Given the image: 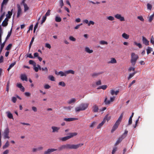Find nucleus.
<instances>
[{
    "label": "nucleus",
    "instance_id": "nucleus-43",
    "mask_svg": "<svg viewBox=\"0 0 154 154\" xmlns=\"http://www.w3.org/2000/svg\"><path fill=\"white\" fill-rule=\"evenodd\" d=\"M9 145V142L8 141H7L5 145L3 146V149L6 148L8 147Z\"/></svg>",
    "mask_w": 154,
    "mask_h": 154
},
{
    "label": "nucleus",
    "instance_id": "nucleus-49",
    "mask_svg": "<svg viewBox=\"0 0 154 154\" xmlns=\"http://www.w3.org/2000/svg\"><path fill=\"white\" fill-rule=\"evenodd\" d=\"M10 84V82L9 81H8L7 82V84L6 86V91L8 92L9 90V86Z\"/></svg>",
    "mask_w": 154,
    "mask_h": 154
},
{
    "label": "nucleus",
    "instance_id": "nucleus-45",
    "mask_svg": "<svg viewBox=\"0 0 154 154\" xmlns=\"http://www.w3.org/2000/svg\"><path fill=\"white\" fill-rule=\"evenodd\" d=\"M100 44L102 45H107L108 42L102 40L100 42Z\"/></svg>",
    "mask_w": 154,
    "mask_h": 154
},
{
    "label": "nucleus",
    "instance_id": "nucleus-2",
    "mask_svg": "<svg viewBox=\"0 0 154 154\" xmlns=\"http://www.w3.org/2000/svg\"><path fill=\"white\" fill-rule=\"evenodd\" d=\"M131 63L132 66H134L137 62V60L139 58L138 56L134 53H132L131 54Z\"/></svg>",
    "mask_w": 154,
    "mask_h": 154
},
{
    "label": "nucleus",
    "instance_id": "nucleus-30",
    "mask_svg": "<svg viewBox=\"0 0 154 154\" xmlns=\"http://www.w3.org/2000/svg\"><path fill=\"white\" fill-rule=\"evenodd\" d=\"M107 86L106 85H104L102 86H100L97 88V89H101L103 90H105L107 88Z\"/></svg>",
    "mask_w": 154,
    "mask_h": 154
},
{
    "label": "nucleus",
    "instance_id": "nucleus-1",
    "mask_svg": "<svg viewBox=\"0 0 154 154\" xmlns=\"http://www.w3.org/2000/svg\"><path fill=\"white\" fill-rule=\"evenodd\" d=\"M89 105L88 103H82L79 106L75 108V111L77 112L85 110L88 107Z\"/></svg>",
    "mask_w": 154,
    "mask_h": 154
},
{
    "label": "nucleus",
    "instance_id": "nucleus-64",
    "mask_svg": "<svg viewBox=\"0 0 154 154\" xmlns=\"http://www.w3.org/2000/svg\"><path fill=\"white\" fill-rule=\"evenodd\" d=\"M117 149V148L116 147H115L114 148L112 151V154H114L115 152L116 151Z\"/></svg>",
    "mask_w": 154,
    "mask_h": 154
},
{
    "label": "nucleus",
    "instance_id": "nucleus-33",
    "mask_svg": "<svg viewBox=\"0 0 154 154\" xmlns=\"http://www.w3.org/2000/svg\"><path fill=\"white\" fill-rule=\"evenodd\" d=\"M59 75H60L61 76H66V75L65 73V71L64 72H63L62 71H60L58 72Z\"/></svg>",
    "mask_w": 154,
    "mask_h": 154
},
{
    "label": "nucleus",
    "instance_id": "nucleus-60",
    "mask_svg": "<svg viewBox=\"0 0 154 154\" xmlns=\"http://www.w3.org/2000/svg\"><path fill=\"white\" fill-rule=\"evenodd\" d=\"M46 17H47L45 16L43 17L42 18V22H41L42 24L45 21L46 19Z\"/></svg>",
    "mask_w": 154,
    "mask_h": 154
},
{
    "label": "nucleus",
    "instance_id": "nucleus-39",
    "mask_svg": "<svg viewBox=\"0 0 154 154\" xmlns=\"http://www.w3.org/2000/svg\"><path fill=\"white\" fill-rule=\"evenodd\" d=\"M152 48L150 47H148L147 49V54L150 53L151 51H152Z\"/></svg>",
    "mask_w": 154,
    "mask_h": 154
},
{
    "label": "nucleus",
    "instance_id": "nucleus-57",
    "mask_svg": "<svg viewBox=\"0 0 154 154\" xmlns=\"http://www.w3.org/2000/svg\"><path fill=\"white\" fill-rule=\"evenodd\" d=\"M69 39L73 41H75L76 39L72 36H70L69 37Z\"/></svg>",
    "mask_w": 154,
    "mask_h": 154
},
{
    "label": "nucleus",
    "instance_id": "nucleus-26",
    "mask_svg": "<svg viewBox=\"0 0 154 154\" xmlns=\"http://www.w3.org/2000/svg\"><path fill=\"white\" fill-rule=\"evenodd\" d=\"M134 113L132 112V114L131 116H130V117L129 118V121H128V125H130L132 124V118L133 117L134 115Z\"/></svg>",
    "mask_w": 154,
    "mask_h": 154
},
{
    "label": "nucleus",
    "instance_id": "nucleus-22",
    "mask_svg": "<svg viewBox=\"0 0 154 154\" xmlns=\"http://www.w3.org/2000/svg\"><path fill=\"white\" fill-rule=\"evenodd\" d=\"M119 91H115L113 90H112L110 91V94L112 95H117Z\"/></svg>",
    "mask_w": 154,
    "mask_h": 154
},
{
    "label": "nucleus",
    "instance_id": "nucleus-35",
    "mask_svg": "<svg viewBox=\"0 0 154 154\" xmlns=\"http://www.w3.org/2000/svg\"><path fill=\"white\" fill-rule=\"evenodd\" d=\"M55 21L57 22H60L61 21V19L58 16H56L55 18Z\"/></svg>",
    "mask_w": 154,
    "mask_h": 154
},
{
    "label": "nucleus",
    "instance_id": "nucleus-38",
    "mask_svg": "<svg viewBox=\"0 0 154 154\" xmlns=\"http://www.w3.org/2000/svg\"><path fill=\"white\" fill-rule=\"evenodd\" d=\"M48 79L51 81H55L54 77L52 75H50L48 76Z\"/></svg>",
    "mask_w": 154,
    "mask_h": 154
},
{
    "label": "nucleus",
    "instance_id": "nucleus-58",
    "mask_svg": "<svg viewBox=\"0 0 154 154\" xmlns=\"http://www.w3.org/2000/svg\"><path fill=\"white\" fill-rule=\"evenodd\" d=\"M44 87L45 89H48L51 88V86L48 84H46L44 85Z\"/></svg>",
    "mask_w": 154,
    "mask_h": 154
},
{
    "label": "nucleus",
    "instance_id": "nucleus-29",
    "mask_svg": "<svg viewBox=\"0 0 154 154\" xmlns=\"http://www.w3.org/2000/svg\"><path fill=\"white\" fill-rule=\"evenodd\" d=\"M122 37L125 39H128L129 38V35L126 33H124L122 35Z\"/></svg>",
    "mask_w": 154,
    "mask_h": 154
},
{
    "label": "nucleus",
    "instance_id": "nucleus-55",
    "mask_svg": "<svg viewBox=\"0 0 154 154\" xmlns=\"http://www.w3.org/2000/svg\"><path fill=\"white\" fill-rule=\"evenodd\" d=\"M94 22L90 20L88 22V26H90L91 25H94Z\"/></svg>",
    "mask_w": 154,
    "mask_h": 154
},
{
    "label": "nucleus",
    "instance_id": "nucleus-52",
    "mask_svg": "<svg viewBox=\"0 0 154 154\" xmlns=\"http://www.w3.org/2000/svg\"><path fill=\"white\" fill-rule=\"evenodd\" d=\"M150 41V42L154 46V38H153V36H152Z\"/></svg>",
    "mask_w": 154,
    "mask_h": 154
},
{
    "label": "nucleus",
    "instance_id": "nucleus-11",
    "mask_svg": "<svg viewBox=\"0 0 154 154\" xmlns=\"http://www.w3.org/2000/svg\"><path fill=\"white\" fill-rule=\"evenodd\" d=\"M51 128L52 129V132L53 133H55V132H58L59 130L60 129V128L59 127L53 126L51 127Z\"/></svg>",
    "mask_w": 154,
    "mask_h": 154
},
{
    "label": "nucleus",
    "instance_id": "nucleus-12",
    "mask_svg": "<svg viewBox=\"0 0 154 154\" xmlns=\"http://www.w3.org/2000/svg\"><path fill=\"white\" fill-rule=\"evenodd\" d=\"M119 125V124L118 123H116V122L115 123L111 131V133H113L115 131V130L118 128Z\"/></svg>",
    "mask_w": 154,
    "mask_h": 154
},
{
    "label": "nucleus",
    "instance_id": "nucleus-59",
    "mask_svg": "<svg viewBox=\"0 0 154 154\" xmlns=\"http://www.w3.org/2000/svg\"><path fill=\"white\" fill-rule=\"evenodd\" d=\"M42 71H45L47 73L48 72V69L47 67H45L44 68H42L41 69Z\"/></svg>",
    "mask_w": 154,
    "mask_h": 154
},
{
    "label": "nucleus",
    "instance_id": "nucleus-54",
    "mask_svg": "<svg viewBox=\"0 0 154 154\" xmlns=\"http://www.w3.org/2000/svg\"><path fill=\"white\" fill-rule=\"evenodd\" d=\"M96 124V122L94 121L92 123L91 125H90V128H93V127L94 125Z\"/></svg>",
    "mask_w": 154,
    "mask_h": 154
},
{
    "label": "nucleus",
    "instance_id": "nucleus-41",
    "mask_svg": "<svg viewBox=\"0 0 154 154\" xmlns=\"http://www.w3.org/2000/svg\"><path fill=\"white\" fill-rule=\"evenodd\" d=\"M59 85L64 87L66 86V84L65 82H63L62 81L59 82Z\"/></svg>",
    "mask_w": 154,
    "mask_h": 154
},
{
    "label": "nucleus",
    "instance_id": "nucleus-24",
    "mask_svg": "<svg viewBox=\"0 0 154 154\" xmlns=\"http://www.w3.org/2000/svg\"><path fill=\"white\" fill-rule=\"evenodd\" d=\"M76 101V99L75 98H72L68 100V103L69 104H71L72 103H75Z\"/></svg>",
    "mask_w": 154,
    "mask_h": 154
},
{
    "label": "nucleus",
    "instance_id": "nucleus-40",
    "mask_svg": "<svg viewBox=\"0 0 154 154\" xmlns=\"http://www.w3.org/2000/svg\"><path fill=\"white\" fill-rule=\"evenodd\" d=\"M65 149H66V144L65 145H63L58 148V149L59 150H61Z\"/></svg>",
    "mask_w": 154,
    "mask_h": 154
},
{
    "label": "nucleus",
    "instance_id": "nucleus-46",
    "mask_svg": "<svg viewBox=\"0 0 154 154\" xmlns=\"http://www.w3.org/2000/svg\"><path fill=\"white\" fill-rule=\"evenodd\" d=\"M24 8V11H26L29 9V7L26 4H23Z\"/></svg>",
    "mask_w": 154,
    "mask_h": 154
},
{
    "label": "nucleus",
    "instance_id": "nucleus-47",
    "mask_svg": "<svg viewBox=\"0 0 154 154\" xmlns=\"http://www.w3.org/2000/svg\"><path fill=\"white\" fill-rule=\"evenodd\" d=\"M147 7L148 9L151 10L152 8V6L149 3H148L147 5Z\"/></svg>",
    "mask_w": 154,
    "mask_h": 154
},
{
    "label": "nucleus",
    "instance_id": "nucleus-62",
    "mask_svg": "<svg viewBox=\"0 0 154 154\" xmlns=\"http://www.w3.org/2000/svg\"><path fill=\"white\" fill-rule=\"evenodd\" d=\"M16 61L12 63L9 66L11 68L13 67L16 64Z\"/></svg>",
    "mask_w": 154,
    "mask_h": 154
},
{
    "label": "nucleus",
    "instance_id": "nucleus-8",
    "mask_svg": "<svg viewBox=\"0 0 154 154\" xmlns=\"http://www.w3.org/2000/svg\"><path fill=\"white\" fill-rule=\"evenodd\" d=\"M57 149H48L47 151L44 152V154H50L51 152L57 151Z\"/></svg>",
    "mask_w": 154,
    "mask_h": 154
},
{
    "label": "nucleus",
    "instance_id": "nucleus-34",
    "mask_svg": "<svg viewBox=\"0 0 154 154\" xmlns=\"http://www.w3.org/2000/svg\"><path fill=\"white\" fill-rule=\"evenodd\" d=\"M66 149H73V144L71 145L69 144H66Z\"/></svg>",
    "mask_w": 154,
    "mask_h": 154
},
{
    "label": "nucleus",
    "instance_id": "nucleus-44",
    "mask_svg": "<svg viewBox=\"0 0 154 154\" xmlns=\"http://www.w3.org/2000/svg\"><path fill=\"white\" fill-rule=\"evenodd\" d=\"M104 102L106 105L109 104L111 102L110 100H107V98H106L104 100Z\"/></svg>",
    "mask_w": 154,
    "mask_h": 154
},
{
    "label": "nucleus",
    "instance_id": "nucleus-28",
    "mask_svg": "<svg viewBox=\"0 0 154 154\" xmlns=\"http://www.w3.org/2000/svg\"><path fill=\"white\" fill-rule=\"evenodd\" d=\"M102 73V72H98V73H94L91 74V76L93 77H97L99 75L101 74Z\"/></svg>",
    "mask_w": 154,
    "mask_h": 154
},
{
    "label": "nucleus",
    "instance_id": "nucleus-23",
    "mask_svg": "<svg viewBox=\"0 0 154 154\" xmlns=\"http://www.w3.org/2000/svg\"><path fill=\"white\" fill-rule=\"evenodd\" d=\"M12 11L13 9H12L11 11H8V14L6 15V18L8 19H9L11 17V16L12 14Z\"/></svg>",
    "mask_w": 154,
    "mask_h": 154
},
{
    "label": "nucleus",
    "instance_id": "nucleus-36",
    "mask_svg": "<svg viewBox=\"0 0 154 154\" xmlns=\"http://www.w3.org/2000/svg\"><path fill=\"white\" fill-rule=\"evenodd\" d=\"M12 45L11 44H9L8 46L6 47L5 50L7 51L10 50L11 48L12 47Z\"/></svg>",
    "mask_w": 154,
    "mask_h": 154
},
{
    "label": "nucleus",
    "instance_id": "nucleus-18",
    "mask_svg": "<svg viewBox=\"0 0 154 154\" xmlns=\"http://www.w3.org/2000/svg\"><path fill=\"white\" fill-rule=\"evenodd\" d=\"M117 63L116 59L114 58H112L110 59V60L108 62V63Z\"/></svg>",
    "mask_w": 154,
    "mask_h": 154
},
{
    "label": "nucleus",
    "instance_id": "nucleus-13",
    "mask_svg": "<svg viewBox=\"0 0 154 154\" xmlns=\"http://www.w3.org/2000/svg\"><path fill=\"white\" fill-rule=\"evenodd\" d=\"M83 144V143H79L76 145L73 144V149H78L79 147H81Z\"/></svg>",
    "mask_w": 154,
    "mask_h": 154
},
{
    "label": "nucleus",
    "instance_id": "nucleus-5",
    "mask_svg": "<svg viewBox=\"0 0 154 154\" xmlns=\"http://www.w3.org/2000/svg\"><path fill=\"white\" fill-rule=\"evenodd\" d=\"M10 132L9 128L7 127L4 130V132L3 134L4 139H9L10 138L9 136V133Z\"/></svg>",
    "mask_w": 154,
    "mask_h": 154
},
{
    "label": "nucleus",
    "instance_id": "nucleus-14",
    "mask_svg": "<svg viewBox=\"0 0 154 154\" xmlns=\"http://www.w3.org/2000/svg\"><path fill=\"white\" fill-rule=\"evenodd\" d=\"M78 120L77 118H68L64 119V120L66 122H70Z\"/></svg>",
    "mask_w": 154,
    "mask_h": 154
},
{
    "label": "nucleus",
    "instance_id": "nucleus-63",
    "mask_svg": "<svg viewBox=\"0 0 154 154\" xmlns=\"http://www.w3.org/2000/svg\"><path fill=\"white\" fill-rule=\"evenodd\" d=\"M60 4L61 7L62 8L63 6L64 5L63 0H60Z\"/></svg>",
    "mask_w": 154,
    "mask_h": 154
},
{
    "label": "nucleus",
    "instance_id": "nucleus-42",
    "mask_svg": "<svg viewBox=\"0 0 154 154\" xmlns=\"http://www.w3.org/2000/svg\"><path fill=\"white\" fill-rule=\"evenodd\" d=\"M29 64H30L32 65L33 66H36V63L34 61L32 60H30L29 61Z\"/></svg>",
    "mask_w": 154,
    "mask_h": 154
},
{
    "label": "nucleus",
    "instance_id": "nucleus-48",
    "mask_svg": "<svg viewBox=\"0 0 154 154\" xmlns=\"http://www.w3.org/2000/svg\"><path fill=\"white\" fill-rule=\"evenodd\" d=\"M134 44L136 45L137 46H138L139 47V48H142V45L140 43H137V42H134Z\"/></svg>",
    "mask_w": 154,
    "mask_h": 154
},
{
    "label": "nucleus",
    "instance_id": "nucleus-16",
    "mask_svg": "<svg viewBox=\"0 0 154 154\" xmlns=\"http://www.w3.org/2000/svg\"><path fill=\"white\" fill-rule=\"evenodd\" d=\"M8 19L7 18H5L2 23V26L4 27H5L7 26L8 24Z\"/></svg>",
    "mask_w": 154,
    "mask_h": 154
},
{
    "label": "nucleus",
    "instance_id": "nucleus-37",
    "mask_svg": "<svg viewBox=\"0 0 154 154\" xmlns=\"http://www.w3.org/2000/svg\"><path fill=\"white\" fill-rule=\"evenodd\" d=\"M154 17V16L153 14L149 17L148 20L149 22L151 23Z\"/></svg>",
    "mask_w": 154,
    "mask_h": 154
},
{
    "label": "nucleus",
    "instance_id": "nucleus-3",
    "mask_svg": "<svg viewBox=\"0 0 154 154\" xmlns=\"http://www.w3.org/2000/svg\"><path fill=\"white\" fill-rule=\"evenodd\" d=\"M128 133V131L127 130H125L124 134L118 138L115 143V145L116 146L120 143L122 140L126 137Z\"/></svg>",
    "mask_w": 154,
    "mask_h": 154
},
{
    "label": "nucleus",
    "instance_id": "nucleus-21",
    "mask_svg": "<svg viewBox=\"0 0 154 154\" xmlns=\"http://www.w3.org/2000/svg\"><path fill=\"white\" fill-rule=\"evenodd\" d=\"M37 67H36V66H33L34 67V69L35 70V71L36 72H38V70L39 69L40 70H41V68L39 65H37Z\"/></svg>",
    "mask_w": 154,
    "mask_h": 154
},
{
    "label": "nucleus",
    "instance_id": "nucleus-9",
    "mask_svg": "<svg viewBox=\"0 0 154 154\" xmlns=\"http://www.w3.org/2000/svg\"><path fill=\"white\" fill-rule=\"evenodd\" d=\"M124 113V112H123L121 113V115H120L119 117L118 118V120L116 122V123H118L119 124H120L122 119Z\"/></svg>",
    "mask_w": 154,
    "mask_h": 154
},
{
    "label": "nucleus",
    "instance_id": "nucleus-32",
    "mask_svg": "<svg viewBox=\"0 0 154 154\" xmlns=\"http://www.w3.org/2000/svg\"><path fill=\"white\" fill-rule=\"evenodd\" d=\"M105 122L104 121H103L102 122L100 123L97 127V129H98L101 128V127L103 125Z\"/></svg>",
    "mask_w": 154,
    "mask_h": 154
},
{
    "label": "nucleus",
    "instance_id": "nucleus-25",
    "mask_svg": "<svg viewBox=\"0 0 154 154\" xmlns=\"http://www.w3.org/2000/svg\"><path fill=\"white\" fill-rule=\"evenodd\" d=\"M65 73L66 75L69 74H75V72L72 70H69L67 71H65Z\"/></svg>",
    "mask_w": 154,
    "mask_h": 154
},
{
    "label": "nucleus",
    "instance_id": "nucleus-56",
    "mask_svg": "<svg viewBox=\"0 0 154 154\" xmlns=\"http://www.w3.org/2000/svg\"><path fill=\"white\" fill-rule=\"evenodd\" d=\"M137 18L142 21H144V19L141 16L137 17Z\"/></svg>",
    "mask_w": 154,
    "mask_h": 154
},
{
    "label": "nucleus",
    "instance_id": "nucleus-27",
    "mask_svg": "<svg viewBox=\"0 0 154 154\" xmlns=\"http://www.w3.org/2000/svg\"><path fill=\"white\" fill-rule=\"evenodd\" d=\"M85 51L88 53H91L93 52V50H90L88 47H86L85 48Z\"/></svg>",
    "mask_w": 154,
    "mask_h": 154
},
{
    "label": "nucleus",
    "instance_id": "nucleus-51",
    "mask_svg": "<svg viewBox=\"0 0 154 154\" xmlns=\"http://www.w3.org/2000/svg\"><path fill=\"white\" fill-rule=\"evenodd\" d=\"M34 37H32V38L31 40V42L30 43L29 45V48L30 49L31 46L32 44V43L34 41Z\"/></svg>",
    "mask_w": 154,
    "mask_h": 154
},
{
    "label": "nucleus",
    "instance_id": "nucleus-50",
    "mask_svg": "<svg viewBox=\"0 0 154 154\" xmlns=\"http://www.w3.org/2000/svg\"><path fill=\"white\" fill-rule=\"evenodd\" d=\"M107 18L109 20L113 21L114 20V17L112 16H109L107 17Z\"/></svg>",
    "mask_w": 154,
    "mask_h": 154
},
{
    "label": "nucleus",
    "instance_id": "nucleus-20",
    "mask_svg": "<svg viewBox=\"0 0 154 154\" xmlns=\"http://www.w3.org/2000/svg\"><path fill=\"white\" fill-rule=\"evenodd\" d=\"M17 17H18L20 16V14L21 12V10L20 6L19 5H17Z\"/></svg>",
    "mask_w": 154,
    "mask_h": 154
},
{
    "label": "nucleus",
    "instance_id": "nucleus-4",
    "mask_svg": "<svg viewBox=\"0 0 154 154\" xmlns=\"http://www.w3.org/2000/svg\"><path fill=\"white\" fill-rule=\"evenodd\" d=\"M77 134L78 133L77 132L70 133L69 134V135L62 137L60 139V140L63 141H64L74 136H76Z\"/></svg>",
    "mask_w": 154,
    "mask_h": 154
},
{
    "label": "nucleus",
    "instance_id": "nucleus-61",
    "mask_svg": "<svg viewBox=\"0 0 154 154\" xmlns=\"http://www.w3.org/2000/svg\"><path fill=\"white\" fill-rule=\"evenodd\" d=\"M50 10H48L47 12L45 14V16H46V17L50 15Z\"/></svg>",
    "mask_w": 154,
    "mask_h": 154
},
{
    "label": "nucleus",
    "instance_id": "nucleus-6",
    "mask_svg": "<svg viewBox=\"0 0 154 154\" xmlns=\"http://www.w3.org/2000/svg\"><path fill=\"white\" fill-rule=\"evenodd\" d=\"M92 111L94 112H98L99 108L98 106L96 104H94L92 108Z\"/></svg>",
    "mask_w": 154,
    "mask_h": 154
},
{
    "label": "nucleus",
    "instance_id": "nucleus-31",
    "mask_svg": "<svg viewBox=\"0 0 154 154\" xmlns=\"http://www.w3.org/2000/svg\"><path fill=\"white\" fill-rule=\"evenodd\" d=\"M6 113L7 114V116L10 119H13V115L11 113L9 112H7Z\"/></svg>",
    "mask_w": 154,
    "mask_h": 154
},
{
    "label": "nucleus",
    "instance_id": "nucleus-10",
    "mask_svg": "<svg viewBox=\"0 0 154 154\" xmlns=\"http://www.w3.org/2000/svg\"><path fill=\"white\" fill-rule=\"evenodd\" d=\"M142 41L143 43L146 45H149V41L144 36L142 37Z\"/></svg>",
    "mask_w": 154,
    "mask_h": 154
},
{
    "label": "nucleus",
    "instance_id": "nucleus-15",
    "mask_svg": "<svg viewBox=\"0 0 154 154\" xmlns=\"http://www.w3.org/2000/svg\"><path fill=\"white\" fill-rule=\"evenodd\" d=\"M20 78L23 81H28L27 77L25 74H22Z\"/></svg>",
    "mask_w": 154,
    "mask_h": 154
},
{
    "label": "nucleus",
    "instance_id": "nucleus-17",
    "mask_svg": "<svg viewBox=\"0 0 154 154\" xmlns=\"http://www.w3.org/2000/svg\"><path fill=\"white\" fill-rule=\"evenodd\" d=\"M111 116H109V114H107L104 117L103 121L105 122L106 121L108 122L111 119Z\"/></svg>",
    "mask_w": 154,
    "mask_h": 154
},
{
    "label": "nucleus",
    "instance_id": "nucleus-7",
    "mask_svg": "<svg viewBox=\"0 0 154 154\" xmlns=\"http://www.w3.org/2000/svg\"><path fill=\"white\" fill-rule=\"evenodd\" d=\"M115 17L119 20L120 21H125V18L124 17H122L121 14H117L115 15Z\"/></svg>",
    "mask_w": 154,
    "mask_h": 154
},
{
    "label": "nucleus",
    "instance_id": "nucleus-19",
    "mask_svg": "<svg viewBox=\"0 0 154 154\" xmlns=\"http://www.w3.org/2000/svg\"><path fill=\"white\" fill-rule=\"evenodd\" d=\"M17 86L20 88L21 91L23 92H24L25 91V88L22 85V84L20 83L17 84Z\"/></svg>",
    "mask_w": 154,
    "mask_h": 154
},
{
    "label": "nucleus",
    "instance_id": "nucleus-53",
    "mask_svg": "<svg viewBox=\"0 0 154 154\" xmlns=\"http://www.w3.org/2000/svg\"><path fill=\"white\" fill-rule=\"evenodd\" d=\"M6 41H6V40H5L4 42L3 43H2V42L1 43H0L1 48H3Z\"/></svg>",
    "mask_w": 154,
    "mask_h": 154
}]
</instances>
